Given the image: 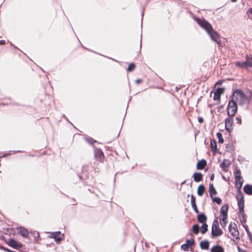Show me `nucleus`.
Wrapping results in <instances>:
<instances>
[{
  "instance_id": "1",
  "label": "nucleus",
  "mask_w": 252,
  "mask_h": 252,
  "mask_svg": "<svg viewBox=\"0 0 252 252\" xmlns=\"http://www.w3.org/2000/svg\"><path fill=\"white\" fill-rule=\"evenodd\" d=\"M195 20L201 28L207 32L211 39L216 42L219 46H220L221 45L220 36L218 32L214 30L211 25L204 19L196 18Z\"/></svg>"
},
{
  "instance_id": "2",
  "label": "nucleus",
  "mask_w": 252,
  "mask_h": 252,
  "mask_svg": "<svg viewBox=\"0 0 252 252\" xmlns=\"http://www.w3.org/2000/svg\"><path fill=\"white\" fill-rule=\"evenodd\" d=\"M232 96L239 105H243L247 102V97L241 90H236L233 93Z\"/></svg>"
},
{
  "instance_id": "3",
  "label": "nucleus",
  "mask_w": 252,
  "mask_h": 252,
  "mask_svg": "<svg viewBox=\"0 0 252 252\" xmlns=\"http://www.w3.org/2000/svg\"><path fill=\"white\" fill-rule=\"evenodd\" d=\"M222 234V231L219 227V222L217 220H215L212 227V237H219Z\"/></svg>"
},
{
  "instance_id": "4",
  "label": "nucleus",
  "mask_w": 252,
  "mask_h": 252,
  "mask_svg": "<svg viewBox=\"0 0 252 252\" xmlns=\"http://www.w3.org/2000/svg\"><path fill=\"white\" fill-rule=\"evenodd\" d=\"M236 66L240 67L247 68L252 66V56L247 55L246 61L244 62H238L236 63Z\"/></svg>"
},
{
  "instance_id": "5",
  "label": "nucleus",
  "mask_w": 252,
  "mask_h": 252,
  "mask_svg": "<svg viewBox=\"0 0 252 252\" xmlns=\"http://www.w3.org/2000/svg\"><path fill=\"white\" fill-rule=\"evenodd\" d=\"M229 231L232 237L236 239H239V233L237 229V225L235 223L231 222L228 227Z\"/></svg>"
},
{
  "instance_id": "6",
  "label": "nucleus",
  "mask_w": 252,
  "mask_h": 252,
  "mask_svg": "<svg viewBox=\"0 0 252 252\" xmlns=\"http://www.w3.org/2000/svg\"><path fill=\"white\" fill-rule=\"evenodd\" d=\"M237 104L238 103L232 96L231 99L229 100L227 105V110H237Z\"/></svg>"
},
{
  "instance_id": "7",
  "label": "nucleus",
  "mask_w": 252,
  "mask_h": 252,
  "mask_svg": "<svg viewBox=\"0 0 252 252\" xmlns=\"http://www.w3.org/2000/svg\"><path fill=\"white\" fill-rule=\"evenodd\" d=\"M94 156L96 159L102 162L104 159V155L102 151L100 149H96L94 152Z\"/></svg>"
},
{
  "instance_id": "8",
  "label": "nucleus",
  "mask_w": 252,
  "mask_h": 252,
  "mask_svg": "<svg viewBox=\"0 0 252 252\" xmlns=\"http://www.w3.org/2000/svg\"><path fill=\"white\" fill-rule=\"evenodd\" d=\"M8 245L14 248V249H19L22 247V245L19 243H18L16 240L14 239H10L9 242L7 243Z\"/></svg>"
},
{
  "instance_id": "9",
  "label": "nucleus",
  "mask_w": 252,
  "mask_h": 252,
  "mask_svg": "<svg viewBox=\"0 0 252 252\" xmlns=\"http://www.w3.org/2000/svg\"><path fill=\"white\" fill-rule=\"evenodd\" d=\"M228 205H223L220 210V214L225 217H227L228 214Z\"/></svg>"
},
{
  "instance_id": "10",
  "label": "nucleus",
  "mask_w": 252,
  "mask_h": 252,
  "mask_svg": "<svg viewBox=\"0 0 252 252\" xmlns=\"http://www.w3.org/2000/svg\"><path fill=\"white\" fill-rule=\"evenodd\" d=\"M193 178L195 182H199L202 180L203 175L200 172H195L193 175Z\"/></svg>"
},
{
  "instance_id": "11",
  "label": "nucleus",
  "mask_w": 252,
  "mask_h": 252,
  "mask_svg": "<svg viewBox=\"0 0 252 252\" xmlns=\"http://www.w3.org/2000/svg\"><path fill=\"white\" fill-rule=\"evenodd\" d=\"M209 192L210 193V197L211 198H213V196L215 195H216L217 193V192L213 184L210 183L209 184Z\"/></svg>"
},
{
  "instance_id": "12",
  "label": "nucleus",
  "mask_w": 252,
  "mask_h": 252,
  "mask_svg": "<svg viewBox=\"0 0 252 252\" xmlns=\"http://www.w3.org/2000/svg\"><path fill=\"white\" fill-rule=\"evenodd\" d=\"M230 163L231 162L230 160L224 159L220 164V167L224 171L225 169L230 165Z\"/></svg>"
},
{
  "instance_id": "13",
  "label": "nucleus",
  "mask_w": 252,
  "mask_h": 252,
  "mask_svg": "<svg viewBox=\"0 0 252 252\" xmlns=\"http://www.w3.org/2000/svg\"><path fill=\"white\" fill-rule=\"evenodd\" d=\"M207 218L204 214H200L197 216V220L200 223H206Z\"/></svg>"
},
{
  "instance_id": "14",
  "label": "nucleus",
  "mask_w": 252,
  "mask_h": 252,
  "mask_svg": "<svg viewBox=\"0 0 252 252\" xmlns=\"http://www.w3.org/2000/svg\"><path fill=\"white\" fill-rule=\"evenodd\" d=\"M206 164V161L205 159H202L197 162L196 165L197 168L198 169H203V168H204Z\"/></svg>"
},
{
  "instance_id": "15",
  "label": "nucleus",
  "mask_w": 252,
  "mask_h": 252,
  "mask_svg": "<svg viewBox=\"0 0 252 252\" xmlns=\"http://www.w3.org/2000/svg\"><path fill=\"white\" fill-rule=\"evenodd\" d=\"M191 205L194 211L198 214L199 213L195 203V197L193 195H191Z\"/></svg>"
},
{
  "instance_id": "16",
  "label": "nucleus",
  "mask_w": 252,
  "mask_h": 252,
  "mask_svg": "<svg viewBox=\"0 0 252 252\" xmlns=\"http://www.w3.org/2000/svg\"><path fill=\"white\" fill-rule=\"evenodd\" d=\"M244 192L248 195H252V185H246L244 187Z\"/></svg>"
},
{
  "instance_id": "17",
  "label": "nucleus",
  "mask_w": 252,
  "mask_h": 252,
  "mask_svg": "<svg viewBox=\"0 0 252 252\" xmlns=\"http://www.w3.org/2000/svg\"><path fill=\"white\" fill-rule=\"evenodd\" d=\"M242 188V184L239 185V187L237 188V195L236 196V199H244V196L243 195V193H242L241 191V189Z\"/></svg>"
},
{
  "instance_id": "18",
  "label": "nucleus",
  "mask_w": 252,
  "mask_h": 252,
  "mask_svg": "<svg viewBox=\"0 0 252 252\" xmlns=\"http://www.w3.org/2000/svg\"><path fill=\"white\" fill-rule=\"evenodd\" d=\"M238 203V206L239 207V212H243L244 208V200L243 199H239L237 200Z\"/></svg>"
},
{
  "instance_id": "19",
  "label": "nucleus",
  "mask_w": 252,
  "mask_h": 252,
  "mask_svg": "<svg viewBox=\"0 0 252 252\" xmlns=\"http://www.w3.org/2000/svg\"><path fill=\"white\" fill-rule=\"evenodd\" d=\"M211 252H224V249L222 247L217 245L213 248L211 250Z\"/></svg>"
},
{
  "instance_id": "20",
  "label": "nucleus",
  "mask_w": 252,
  "mask_h": 252,
  "mask_svg": "<svg viewBox=\"0 0 252 252\" xmlns=\"http://www.w3.org/2000/svg\"><path fill=\"white\" fill-rule=\"evenodd\" d=\"M19 232L23 237L28 238L29 235V231L27 229L20 227L19 228Z\"/></svg>"
},
{
  "instance_id": "21",
  "label": "nucleus",
  "mask_w": 252,
  "mask_h": 252,
  "mask_svg": "<svg viewBox=\"0 0 252 252\" xmlns=\"http://www.w3.org/2000/svg\"><path fill=\"white\" fill-rule=\"evenodd\" d=\"M199 245L202 249L207 250L209 247V242L207 240L202 241L200 242Z\"/></svg>"
},
{
  "instance_id": "22",
  "label": "nucleus",
  "mask_w": 252,
  "mask_h": 252,
  "mask_svg": "<svg viewBox=\"0 0 252 252\" xmlns=\"http://www.w3.org/2000/svg\"><path fill=\"white\" fill-rule=\"evenodd\" d=\"M210 146L211 150L214 152H216L217 151V142L214 139L211 140Z\"/></svg>"
},
{
  "instance_id": "23",
  "label": "nucleus",
  "mask_w": 252,
  "mask_h": 252,
  "mask_svg": "<svg viewBox=\"0 0 252 252\" xmlns=\"http://www.w3.org/2000/svg\"><path fill=\"white\" fill-rule=\"evenodd\" d=\"M205 190V188L204 185H200L198 186L197 193L199 196H202Z\"/></svg>"
},
{
  "instance_id": "24",
  "label": "nucleus",
  "mask_w": 252,
  "mask_h": 252,
  "mask_svg": "<svg viewBox=\"0 0 252 252\" xmlns=\"http://www.w3.org/2000/svg\"><path fill=\"white\" fill-rule=\"evenodd\" d=\"M240 216L239 217L240 221L242 223H245L246 222V215L243 211V212H239Z\"/></svg>"
},
{
  "instance_id": "25",
  "label": "nucleus",
  "mask_w": 252,
  "mask_h": 252,
  "mask_svg": "<svg viewBox=\"0 0 252 252\" xmlns=\"http://www.w3.org/2000/svg\"><path fill=\"white\" fill-rule=\"evenodd\" d=\"M208 231V225L206 223H202L200 227V232L202 234H205Z\"/></svg>"
},
{
  "instance_id": "26",
  "label": "nucleus",
  "mask_w": 252,
  "mask_h": 252,
  "mask_svg": "<svg viewBox=\"0 0 252 252\" xmlns=\"http://www.w3.org/2000/svg\"><path fill=\"white\" fill-rule=\"evenodd\" d=\"M233 123V120L232 118H228L226 119L225 121V125L229 126H232Z\"/></svg>"
},
{
  "instance_id": "27",
  "label": "nucleus",
  "mask_w": 252,
  "mask_h": 252,
  "mask_svg": "<svg viewBox=\"0 0 252 252\" xmlns=\"http://www.w3.org/2000/svg\"><path fill=\"white\" fill-rule=\"evenodd\" d=\"M227 217H225L222 216V219L220 221V225L222 228H224L226 226V224L227 223L226 219Z\"/></svg>"
},
{
  "instance_id": "28",
  "label": "nucleus",
  "mask_w": 252,
  "mask_h": 252,
  "mask_svg": "<svg viewBox=\"0 0 252 252\" xmlns=\"http://www.w3.org/2000/svg\"><path fill=\"white\" fill-rule=\"evenodd\" d=\"M199 227L198 224H194L192 226V231L195 234H197L199 233Z\"/></svg>"
},
{
  "instance_id": "29",
  "label": "nucleus",
  "mask_w": 252,
  "mask_h": 252,
  "mask_svg": "<svg viewBox=\"0 0 252 252\" xmlns=\"http://www.w3.org/2000/svg\"><path fill=\"white\" fill-rule=\"evenodd\" d=\"M235 186L236 188L239 187V185L242 184H243V180L241 178H239L238 180V178H235Z\"/></svg>"
},
{
  "instance_id": "30",
  "label": "nucleus",
  "mask_w": 252,
  "mask_h": 252,
  "mask_svg": "<svg viewBox=\"0 0 252 252\" xmlns=\"http://www.w3.org/2000/svg\"><path fill=\"white\" fill-rule=\"evenodd\" d=\"M217 136L218 138V142H219V143H223L224 140H223V139L222 138V136L221 133H220V132H218L217 133Z\"/></svg>"
},
{
  "instance_id": "31",
  "label": "nucleus",
  "mask_w": 252,
  "mask_h": 252,
  "mask_svg": "<svg viewBox=\"0 0 252 252\" xmlns=\"http://www.w3.org/2000/svg\"><path fill=\"white\" fill-rule=\"evenodd\" d=\"M61 234L60 231H56L51 233V235L49 236V238L55 239L59 235Z\"/></svg>"
},
{
  "instance_id": "32",
  "label": "nucleus",
  "mask_w": 252,
  "mask_h": 252,
  "mask_svg": "<svg viewBox=\"0 0 252 252\" xmlns=\"http://www.w3.org/2000/svg\"><path fill=\"white\" fill-rule=\"evenodd\" d=\"M224 90H225L224 88H218L216 90L215 92L220 95L221 94L224 93Z\"/></svg>"
},
{
  "instance_id": "33",
  "label": "nucleus",
  "mask_w": 252,
  "mask_h": 252,
  "mask_svg": "<svg viewBox=\"0 0 252 252\" xmlns=\"http://www.w3.org/2000/svg\"><path fill=\"white\" fill-rule=\"evenodd\" d=\"M135 67V65L134 63H130L128 66L127 67V71H132Z\"/></svg>"
},
{
  "instance_id": "34",
  "label": "nucleus",
  "mask_w": 252,
  "mask_h": 252,
  "mask_svg": "<svg viewBox=\"0 0 252 252\" xmlns=\"http://www.w3.org/2000/svg\"><path fill=\"white\" fill-rule=\"evenodd\" d=\"M85 140H86V141L89 144H90V145H93L94 143V142H95V141L94 140L93 138H85Z\"/></svg>"
},
{
  "instance_id": "35",
  "label": "nucleus",
  "mask_w": 252,
  "mask_h": 252,
  "mask_svg": "<svg viewBox=\"0 0 252 252\" xmlns=\"http://www.w3.org/2000/svg\"><path fill=\"white\" fill-rule=\"evenodd\" d=\"M214 202H216L218 204H220L221 203V199L220 197H214L213 196V198H212Z\"/></svg>"
},
{
  "instance_id": "36",
  "label": "nucleus",
  "mask_w": 252,
  "mask_h": 252,
  "mask_svg": "<svg viewBox=\"0 0 252 252\" xmlns=\"http://www.w3.org/2000/svg\"><path fill=\"white\" fill-rule=\"evenodd\" d=\"M241 172L240 170H237L235 172V178H238V180L239 178H241Z\"/></svg>"
},
{
  "instance_id": "37",
  "label": "nucleus",
  "mask_w": 252,
  "mask_h": 252,
  "mask_svg": "<svg viewBox=\"0 0 252 252\" xmlns=\"http://www.w3.org/2000/svg\"><path fill=\"white\" fill-rule=\"evenodd\" d=\"M220 95H219L218 94L215 92V91L214 93V96L213 99L215 100L219 101L220 99Z\"/></svg>"
},
{
  "instance_id": "38",
  "label": "nucleus",
  "mask_w": 252,
  "mask_h": 252,
  "mask_svg": "<svg viewBox=\"0 0 252 252\" xmlns=\"http://www.w3.org/2000/svg\"><path fill=\"white\" fill-rule=\"evenodd\" d=\"M186 244H188L189 245V247H191L194 244V240H190L189 239L187 240L186 241Z\"/></svg>"
},
{
  "instance_id": "39",
  "label": "nucleus",
  "mask_w": 252,
  "mask_h": 252,
  "mask_svg": "<svg viewBox=\"0 0 252 252\" xmlns=\"http://www.w3.org/2000/svg\"><path fill=\"white\" fill-rule=\"evenodd\" d=\"M181 247V249H183L184 251H188V248L189 247V245L188 244L185 243V244L182 245Z\"/></svg>"
},
{
  "instance_id": "40",
  "label": "nucleus",
  "mask_w": 252,
  "mask_h": 252,
  "mask_svg": "<svg viewBox=\"0 0 252 252\" xmlns=\"http://www.w3.org/2000/svg\"><path fill=\"white\" fill-rule=\"evenodd\" d=\"M0 250H2L5 252H12L11 250L7 249L6 248H5L4 247L2 246H0Z\"/></svg>"
},
{
  "instance_id": "41",
  "label": "nucleus",
  "mask_w": 252,
  "mask_h": 252,
  "mask_svg": "<svg viewBox=\"0 0 252 252\" xmlns=\"http://www.w3.org/2000/svg\"><path fill=\"white\" fill-rule=\"evenodd\" d=\"M231 126H232L225 125V128L228 132H231V131L232 130V128Z\"/></svg>"
},
{
  "instance_id": "42",
  "label": "nucleus",
  "mask_w": 252,
  "mask_h": 252,
  "mask_svg": "<svg viewBox=\"0 0 252 252\" xmlns=\"http://www.w3.org/2000/svg\"><path fill=\"white\" fill-rule=\"evenodd\" d=\"M227 114L229 117H233L235 115L236 112L237 111H227Z\"/></svg>"
},
{
  "instance_id": "43",
  "label": "nucleus",
  "mask_w": 252,
  "mask_h": 252,
  "mask_svg": "<svg viewBox=\"0 0 252 252\" xmlns=\"http://www.w3.org/2000/svg\"><path fill=\"white\" fill-rule=\"evenodd\" d=\"M247 14L249 17H251V16L252 18V8H250L247 11Z\"/></svg>"
},
{
  "instance_id": "44",
  "label": "nucleus",
  "mask_w": 252,
  "mask_h": 252,
  "mask_svg": "<svg viewBox=\"0 0 252 252\" xmlns=\"http://www.w3.org/2000/svg\"><path fill=\"white\" fill-rule=\"evenodd\" d=\"M32 234H33L35 238H37L39 237V234L37 232L34 231L33 232H32Z\"/></svg>"
},
{
  "instance_id": "45",
  "label": "nucleus",
  "mask_w": 252,
  "mask_h": 252,
  "mask_svg": "<svg viewBox=\"0 0 252 252\" xmlns=\"http://www.w3.org/2000/svg\"><path fill=\"white\" fill-rule=\"evenodd\" d=\"M54 239L56 242L57 243H59L62 240V238L60 237H58V236L56 237Z\"/></svg>"
},
{
  "instance_id": "46",
  "label": "nucleus",
  "mask_w": 252,
  "mask_h": 252,
  "mask_svg": "<svg viewBox=\"0 0 252 252\" xmlns=\"http://www.w3.org/2000/svg\"><path fill=\"white\" fill-rule=\"evenodd\" d=\"M203 118L202 117H198V121L199 123H202L203 122Z\"/></svg>"
},
{
  "instance_id": "47",
  "label": "nucleus",
  "mask_w": 252,
  "mask_h": 252,
  "mask_svg": "<svg viewBox=\"0 0 252 252\" xmlns=\"http://www.w3.org/2000/svg\"><path fill=\"white\" fill-rule=\"evenodd\" d=\"M236 120L237 121V123H238V124H241V119L239 118V117H236Z\"/></svg>"
},
{
  "instance_id": "48",
  "label": "nucleus",
  "mask_w": 252,
  "mask_h": 252,
  "mask_svg": "<svg viewBox=\"0 0 252 252\" xmlns=\"http://www.w3.org/2000/svg\"><path fill=\"white\" fill-rule=\"evenodd\" d=\"M238 250L239 252H247L246 250H242L239 247L238 248Z\"/></svg>"
},
{
  "instance_id": "49",
  "label": "nucleus",
  "mask_w": 252,
  "mask_h": 252,
  "mask_svg": "<svg viewBox=\"0 0 252 252\" xmlns=\"http://www.w3.org/2000/svg\"><path fill=\"white\" fill-rule=\"evenodd\" d=\"M142 80L141 79H138L135 81V83L137 84H139L141 82H142Z\"/></svg>"
},
{
  "instance_id": "50",
  "label": "nucleus",
  "mask_w": 252,
  "mask_h": 252,
  "mask_svg": "<svg viewBox=\"0 0 252 252\" xmlns=\"http://www.w3.org/2000/svg\"><path fill=\"white\" fill-rule=\"evenodd\" d=\"M5 43V40H0V45H3Z\"/></svg>"
},
{
  "instance_id": "51",
  "label": "nucleus",
  "mask_w": 252,
  "mask_h": 252,
  "mask_svg": "<svg viewBox=\"0 0 252 252\" xmlns=\"http://www.w3.org/2000/svg\"><path fill=\"white\" fill-rule=\"evenodd\" d=\"M245 229H246V231H247V232L249 234L250 233L249 231V229H248V226L246 225V226H244Z\"/></svg>"
},
{
  "instance_id": "52",
  "label": "nucleus",
  "mask_w": 252,
  "mask_h": 252,
  "mask_svg": "<svg viewBox=\"0 0 252 252\" xmlns=\"http://www.w3.org/2000/svg\"><path fill=\"white\" fill-rule=\"evenodd\" d=\"M222 82V81L221 80H219V81H218V82L216 83V85L217 84H218V85H221V83Z\"/></svg>"
},
{
  "instance_id": "53",
  "label": "nucleus",
  "mask_w": 252,
  "mask_h": 252,
  "mask_svg": "<svg viewBox=\"0 0 252 252\" xmlns=\"http://www.w3.org/2000/svg\"><path fill=\"white\" fill-rule=\"evenodd\" d=\"M214 179V175L213 174L212 175H211V177H210V180L211 181H213Z\"/></svg>"
},
{
  "instance_id": "54",
  "label": "nucleus",
  "mask_w": 252,
  "mask_h": 252,
  "mask_svg": "<svg viewBox=\"0 0 252 252\" xmlns=\"http://www.w3.org/2000/svg\"><path fill=\"white\" fill-rule=\"evenodd\" d=\"M232 2H236L237 0H231Z\"/></svg>"
},
{
  "instance_id": "55",
  "label": "nucleus",
  "mask_w": 252,
  "mask_h": 252,
  "mask_svg": "<svg viewBox=\"0 0 252 252\" xmlns=\"http://www.w3.org/2000/svg\"><path fill=\"white\" fill-rule=\"evenodd\" d=\"M143 15H144V13L143 12L142 14V20L143 19Z\"/></svg>"
},
{
  "instance_id": "56",
  "label": "nucleus",
  "mask_w": 252,
  "mask_h": 252,
  "mask_svg": "<svg viewBox=\"0 0 252 252\" xmlns=\"http://www.w3.org/2000/svg\"><path fill=\"white\" fill-rule=\"evenodd\" d=\"M251 242L252 243V240H251Z\"/></svg>"
}]
</instances>
